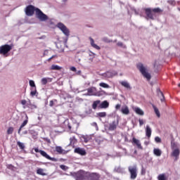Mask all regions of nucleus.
<instances>
[{"mask_svg":"<svg viewBox=\"0 0 180 180\" xmlns=\"http://www.w3.org/2000/svg\"><path fill=\"white\" fill-rule=\"evenodd\" d=\"M17 146H18L20 150H25V143L20 142V141H17Z\"/></svg>","mask_w":180,"mask_h":180,"instance_id":"nucleus-22","label":"nucleus"},{"mask_svg":"<svg viewBox=\"0 0 180 180\" xmlns=\"http://www.w3.org/2000/svg\"><path fill=\"white\" fill-rule=\"evenodd\" d=\"M179 86L180 87V84H179Z\"/></svg>","mask_w":180,"mask_h":180,"instance_id":"nucleus-63","label":"nucleus"},{"mask_svg":"<svg viewBox=\"0 0 180 180\" xmlns=\"http://www.w3.org/2000/svg\"><path fill=\"white\" fill-rule=\"evenodd\" d=\"M117 46H119L120 47H123V43L122 42H118L117 44Z\"/></svg>","mask_w":180,"mask_h":180,"instance_id":"nucleus-50","label":"nucleus"},{"mask_svg":"<svg viewBox=\"0 0 180 180\" xmlns=\"http://www.w3.org/2000/svg\"><path fill=\"white\" fill-rule=\"evenodd\" d=\"M63 151H64V150H63V148H61V146L56 147V152L58 153V154H63Z\"/></svg>","mask_w":180,"mask_h":180,"instance_id":"nucleus-23","label":"nucleus"},{"mask_svg":"<svg viewBox=\"0 0 180 180\" xmlns=\"http://www.w3.org/2000/svg\"><path fill=\"white\" fill-rule=\"evenodd\" d=\"M10 167H12V165H11Z\"/></svg>","mask_w":180,"mask_h":180,"instance_id":"nucleus-64","label":"nucleus"},{"mask_svg":"<svg viewBox=\"0 0 180 180\" xmlns=\"http://www.w3.org/2000/svg\"><path fill=\"white\" fill-rule=\"evenodd\" d=\"M115 171L116 172H122V167H115Z\"/></svg>","mask_w":180,"mask_h":180,"instance_id":"nucleus-34","label":"nucleus"},{"mask_svg":"<svg viewBox=\"0 0 180 180\" xmlns=\"http://www.w3.org/2000/svg\"><path fill=\"white\" fill-rule=\"evenodd\" d=\"M70 71H73V72H77V68L75 67H71Z\"/></svg>","mask_w":180,"mask_h":180,"instance_id":"nucleus-44","label":"nucleus"},{"mask_svg":"<svg viewBox=\"0 0 180 180\" xmlns=\"http://www.w3.org/2000/svg\"><path fill=\"white\" fill-rule=\"evenodd\" d=\"M121 112L122 113H129V108L127 106H124L122 108Z\"/></svg>","mask_w":180,"mask_h":180,"instance_id":"nucleus-25","label":"nucleus"},{"mask_svg":"<svg viewBox=\"0 0 180 180\" xmlns=\"http://www.w3.org/2000/svg\"><path fill=\"white\" fill-rule=\"evenodd\" d=\"M34 11L36 12V7L32 5L27 6L25 8L27 16H33V15H34Z\"/></svg>","mask_w":180,"mask_h":180,"instance_id":"nucleus-10","label":"nucleus"},{"mask_svg":"<svg viewBox=\"0 0 180 180\" xmlns=\"http://www.w3.org/2000/svg\"><path fill=\"white\" fill-rule=\"evenodd\" d=\"M41 82L42 85H46L47 84V78H42Z\"/></svg>","mask_w":180,"mask_h":180,"instance_id":"nucleus-33","label":"nucleus"},{"mask_svg":"<svg viewBox=\"0 0 180 180\" xmlns=\"http://www.w3.org/2000/svg\"><path fill=\"white\" fill-rule=\"evenodd\" d=\"M56 26L65 36H70V30L63 22L58 23Z\"/></svg>","mask_w":180,"mask_h":180,"instance_id":"nucleus-8","label":"nucleus"},{"mask_svg":"<svg viewBox=\"0 0 180 180\" xmlns=\"http://www.w3.org/2000/svg\"><path fill=\"white\" fill-rule=\"evenodd\" d=\"M35 153H39L42 157H44V158H46V160H49L50 161H57V159L55 158H51L50 155L46 153L44 150H39V148H34Z\"/></svg>","mask_w":180,"mask_h":180,"instance_id":"nucleus-6","label":"nucleus"},{"mask_svg":"<svg viewBox=\"0 0 180 180\" xmlns=\"http://www.w3.org/2000/svg\"><path fill=\"white\" fill-rule=\"evenodd\" d=\"M120 84H121V85L124 88H126L127 89H129V90L131 89V86H130V84H129V82L126 81L120 82Z\"/></svg>","mask_w":180,"mask_h":180,"instance_id":"nucleus-18","label":"nucleus"},{"mask_svg":"<svg viewBox=\"0 0 180 180\" xmlns=\"http://www.w3.org/2000/svg\"><path fill=\"white\" fill-rule=\"evenodd\" d=\"M104 41H106V40L104 39Z\"/></svg>","mask_w":180,"mask_h":180,"instance_id":"nucleus-62","label":"nucleus"},{"mask_svg":"<svg viewBox=\"0 0 180 180\" xmlns=\"http://www.w3.org/2000/svg\"><path fill=\"white\" fill-rule=\"evenodd\" d=\"M22 117H25V120L23 121V122L21 124L18 131V134H20V131H22V129H23V127H25V126H26V124H27V123L29 122V117H27V115L24 114V115L22 116Z\"/></svg>","mask_w":180,"mask_h":180,"instance_id":"nucleus-11","label":"nucleus"},{"mask_svg":"<svg viewBox=\"0 0 180 180\" xmlns=\"http://www.w3.org/2000/svg\"><path fill=\"white\" fill-rule=\"evenodd\" d=\"M95 56H96V54H95L94 52L90 51L89 53V56L91 57L92 58H95Z\"/></svg>","mask_w":180,"mask_h":180,"instance_id":"nucleus-38","label":"nucleus"},{"mask_svg":"<svg viewBox=\"0 0 180 180\" xmlns=\"http://www.w3.org/2000/svg\"><path fill=\"white\" fill-rule=\"evenodd\" d=\"M12 49H13V44H4L2 45L1 46H0V54H1V56H6V54L8 53H9V51H11V50H12Z\"/></svg>","mask_w":180,"mask_h":180,"instance_id":"nucleus-4","label":"nucleus"},{"mask_svg":"<svg viewBox=\"0 0 180 180\" xmlns=\"http://www.w3.org/2000/svg\"><path fill=\"white\" fill-rule=\"evenodd\" d=\"M153 13H162V10L160 8H152Z\"/></svg>","mask_w":180,"mask_h":180,"instance_id":"nucleus-24","label":"nucleus"},{"mask_svg":"<svg viewBox=\"0 0 180 180\" xmlns=\"http://www.w3.org/2000/svg\"><path fill=\"white\" fill-rule=\"evenodd\" d=\"M124 141L125 143H129V139L127 138V136H124Z\"/></svg>","mask_w":180,"mask_h":180,"instance_id":"nucleus-48","label":"nucleus"},{"mask_svg":"<svg viewBox=\"0 0 180 180\" xmlns=\"http://www.w3.org/2000/svg\"><path fill=\"white\" fill-rule=\"evenodd\" d=\"M145 13L146 15L147 19H150L151 20H154V17L155 16V14H154V11H153V9L150 8H147L144 9Z\"/></svg>","mask_w":180,"mask_h":180,"instance_id":"nucleus-9","label":"nucleus"},{"mask_svg":"<svg viewBox=\"0 0 180 180\" xmlns=\"http://www.w3.org/2000/svg\"><path fill=\"white\" fill-rule=\"evenodd\" d=\"M179 154H180L179 148H176L172 151L171 155H172V157H174L175 160L176 161V160H178V158H179Z\"/></svg>","mask_w":180,"mask_h":180,"instance_id":"nucleus-13","label":"nucleus"},{"mask_svg":"<svg viewBox=\"0 0 180 180\" xmlns=\"http://www.w3.org/2000/svg\"><path fill=\"white\" fill-rule=\"evenodd\" d=\"M26 103H27V101L26 100L21 101V104H22L23 105H26Z\"/></svg>","mask_w":180,"mask_h":180,"instance_id":"nucleus-46","label":"nucleus"},{"mask_svg":"<svg viewBox=\"0 0 180 180\" xmlns=\"http://www.w3.org/2000/svg\"><path fill=\"white\" fill-rule=\"evenodd\" d=\"M37 174L38 175H41L42 176H46V175H47V174L44 172V169L41 168H39L37 170Z\"/></svg>","mask_w":180,"mask_h":180,"instance_id":"nucleus-20","label":"nucleus"},{"mask_svg":"<svg viewBox=\"0 0 180 180\" xmlns=\"http://www.w3.org/2000/svg\"><path fill=\"white\" fill-rule=\"evenodd\" d=\"M91 125L96 127V130H98V124H96V122H93Z\"/></svg>","mask_w":180,"mask_h":180,"instance_id":"nucleus-42","label":"nucleus"},{"mask_svg":"<svg viewBox=\"0 0 180 180\" xmlns=\"http://www.w3.org/2000/svg\"><path fill=\"white\" fill-rule=\"evenodd\" d=\"M84 142H85V143H88V140L84 139Z\"/></svg>","mask_w":180,"mask_h":180,"instance_id":"nucleus-58","label":"nucleus"},{"mask_svg":"<svg viewBox=\"0 0 180 180\" xmlns=\"http://www.w3.org/2000/svg\"><path fill=\"white\" fill-rule=\"evenodd\" d=\"M30 86L32 88H34L36 89V84H34V81L33 80H30Z\"/></svg>","mask_w":180,"mask_h":180,"instance_id":"nucleus-32","label":"nucleus"},{"mask_svg":"<svg viewBox=\"0 0 180 180\" xmlns=\"http://www.w3.org/2000/svg\"><path fill=\"white\" fill-rule=\"evenodd\" d=\"M51 58H49V59H48V61H51Z\"/></svg>","mask_w":180,"mask_h":180,"instance_id":"nucleus-57","label":"nucleus"},{"mask_svg":"<svg viewBox=\"0 0 180 180\" xmlns=\"http://www.w3.org/2000/svg\"><path fill=\"white\" fill-rule=\"evenodd\" d=\"M108 109L109 108V102L108 101H104L103 102H101V100H97L94 101L92 104V108L93 109Z\"/></svg>","mask_w":180,"mask_h":180,"instance_id":"nucleus-1","label":"nucleus"},{"mask_svg":"<svg viewBox=\"0 0 180 180\" xmlns=\"http://www.w3.org/2000/svg\"><path fill=\"white\" fill-rule=\"evenodd\" d=\"M76 180H89V172L80 171L76 175Z\"/></svg>","mask_w":180,"mask_h":180,"instance_id":"nucleus-5","label":"nucleus"},{"mask_svg":"<svg viewBox=\"0 0 180 180\" xmlns=\"http://www.w3.org/2000/svg\"><path fill=\"white\" fill-rule=\"evenodd\" d=\"M92 89H87V92H88V94H92Z\"/></svg>","mask_w":180,"mask_h":180,"instance_id":"nucleus-51","label":"nucleus"},{"mask_svg":"<svg viewBox=\"0 0 180 180\" xmlns=\"http://www.w3.org/2000/svg\"><path fill=\"white\" fill-rule=\"evenodd\" d=\"M139 115H144V114H143V113H139Z\"/></svg>","mask_w":180,"mask_h":180,"instance_id":"nucleus-59","label":"nucleus"},{"mask_svg":"<svg viewBox=\"0 0 180 180\" xmlns=\"http://www.w3.org/2000/svg\"><path fill=\"white\" fill-rule=\"evenodd\" d=\"M151 128L150 127V126L147 125L146 128V137H148V139H150V137H151Z\"/></svg>","mask_w":180,"mask_h":180,"instance_id":"nucleus-17","label":"nucleus"},{"mask_svg":"<svg viewBox=\"0 0 180 180\" xmlns=\"http://www.w3.org/2000/svg\"><path fill=\"white\" fill-rule=\"evenodd\" d=\"M60 168L61 169L65 170V165H61L60 166Z\"/></svg>","mask_w":180,"mask_h":180,"instance_id":"nucleus-49","label":"nucleus"},{"mask_svg":"<svg viewBox=\"0 0 180 180\" xmlns=\"http://www.w3.org/2000/svg\"><path fill=\"white\" fill-rule=\"evenodd\" d=\"M54 57H56V56H52L51 57V58L53 60V58H54Z\"/></svg>","mask_w":180,"mask_h":180,"instance_id":"nucleus-55","label":"nucleus"},{"mask_svg":"<svg viewBox=\"0 0 180 180\" xmlns=\"http://www.w3.org/2000/svg\"><path fill=\"white\" fill-rule=\"evenodd\" d=\"M53 101V103H57V99H53V100H52Z\"/></svg>","mask_w":180,"mask_h":180,"instance_id":"nucleus-53","label":"nucleus"},{"mask_svg":"<svg viewBox=\"0 0 180 180\" xmlns=\"http://www.w3.org/2000/svg\"><path fill=\"white\" fill-rule=\"evenodd\" d=\"M96 95V96H103V95H106V92L104 91H98Z\"/></svg>","mask_w":180,"mask_h":180,"instance_id":"nucleus-28","label":"nucleus"},{"mask_svg":"<svg viewBox=\"0 0 180 180\" xmlns=\"http://www.w3.org/2000/svg\"><path fill=\"white\" fill-rule=\"evenodd\" d=\"M153 108L155 113H160V111H158V108L155 105H153Z\"/></svg>","mask_w":180,"mask_h":180,"instance_id":"nucleus-37","label":"nucleus"},{"mask_svg":"<svg viewBox=\"0 0 180 180\" xmlns=\"http://www.w3.org/2000/svg\"><path fill=\"white\" fill-rule=\"evenodd\" d=\"M141 175H146V168L142 166L141 171Z\"/></svg>","mask_w":180,"mask_h":180,"instance_id":"nucleus-35","label":"nucleus"},{"mask_svg":"<svg viewBox=\"0 0 180 180\" xmlns=\"http://www.w3.org/2000/svg\"><path fill=\"white\" fill-rule=\"evenodd\" d=\"M157 92H158V96H159L161 102H164V101H165V97L164 96V94L162 93V91H161L160 89H158Z\"/></svg>","mask_w":180,"mask_h":180,"instance_id":"nucleus-16","label":"nucleus"},{"mask_svg":"<svg viewBox=\"0 0 180 180\" xmlns=\"http://www.w3.org/2000/svg\"><path fill=\"white\" fill-rule=\"evenodd\" d=\"M134 111L136 112V113H143V110L140 109L139 107H135L133 108Z\"/></svg>","mask_w":180,"mask_h":180,"instance_id":"nucleus-29","label":"nucleus"},{"mask_svg":"<svg viewBox=\"0 0 180 180\" xmlns=\"http://www.w3.org/2000/svg\"><path fill=\"white\" fill-rule=\"evenodd\" d=\"M89 40H90V44L91 47H93L94 49H96V50H99L101 49L99 46L95 44V41L92 39V37H89Z\"/></svg>","mask_w":180,"mask_h":180,"instance_id":"nucleus-15","label":"nucleus"},{"mask_svg":"<svg viewBox=\"0 0 180 180\" xmlns=\"http://www.w3.org/2000/svg\"><path fill=\"white\" fill-rule=\"evenodd\" d=\"M167 2H168L170 5H175V1H174V0H168Z\"/></svg>","mask_w":180,"mask_h":180,"instance_id":"nucleus-41","label":"nucleus"},{"mask_svg":"<svg viewBox=\"0 0 180 180\" xmlns=\"http://www.w3.org/2000/svg\"><path fill=\"white\" fill-rule=\"evenodd\" d=\"M50 70H52L53 71H60V70H61V67L57 65H52Z\"/></svg>","mask_w":180,"mask_h":180,"instance_id":"nucleus-21","label":"nucleus"},{"mask_svg":"<svg viewBox=\"0 0 180 180\" xmlns=\"http://www.w3.org/2000/svg\"><path fill=\"white\" fill-rule=\"evenodd\" d=\"M113 129H116V127L115 125L113 126Z\"/></svg>","mask_w":180,"mask_h":180,"instance_id":"nucleus-60","label":"nucleus"},{"mask_svg":"<svg viewBox=\"0 0 180 180\" xmlns=\"http://www.w3.org/2000/svg\"><path fill=\"white\" fill-rule=\"evenodd\" d=\"M120 108H121L120 104H117V105H115V109H116L117 110H119V109H120Z\"/></svg>","mask_w":180,"mask_h":180,"instance_id":"nucleus-47","label":"nucleus"},{"mask_svg":"<svg viewBox=\"0 0 180 180\" xmlns=\"http://www.w3.org/2000/svg\"><path fill=\"white\" fill-rule=\"evenodd\" d=\"M63 2H67V0H63Z\"/></svg>","mask_w":180,"mask_h":180,"instance_id":"nucleus-61","label":"nucleus"},{"mask_svg":"<svg viewBox=\"0 0 180 180\" xmlns=\"http://www.w3.org/2000/svg\"><path fill=\"white\" fill-rule=\"evenodd\" d=\"M49 106H51V107L54 106V101H53V100H52V101H50V102H49Z\"/></svg>","mask_w":180,"mask_h":180,"instance_id":"nucleus-45","label":"nucleus"},{"mask_svg":"<svg viewBox=\"0 0 180 180\" xmlns=\"http://www.w3.org/2000/svg\"><path fill=\"white\" fill-rule=\"evenodd\" d=\"M69 130H71V126L68 125Z\"/></svg>","mask_w":180,"mask_h":180,"instance_id":"nucleus-56","label":"nucleus"},{"mask_svg":"<svg viewBox=\"0 0 180 180\" xmlns=\"http://www.w3.org/2000/svg\"><path fill=\"white\" fill-rule=\"evenodd\" d=\"M98 116L99 117H105L106 116V113H98Z\"/></svg>","mask_w":180,"mask_h":180,"instance_id":"nucleus-40","label":"nucleus"},{"mask_svg":"<svg viewBox=\"0 0 180 180\" xmlns=\"http://www.w3.org/2000/svg\"><path fill=\"white\" fill-rule=\"evenodd\" d=\"M137 68L139 70L140 72L142 74L143 77L144 78H146L148 81H150L151 79V75L147 72V69L144 67V65L143 63H138L137 64Z\"/></svg>","mask_w":180,"mask_h":180,"instance_id":"nucleus-2","label":"nucleus"},{"mask_svg":"<svg viewBox=\"0 0 180 180\" xmlns=\"http://www.w3.org/2000/svg\"><path fill=\"white\" fill-rule=\"evenodd\" d=\"M155 141L156 143H161V138H160V137H158V136H156V137L155 138Z\"/></svg>","mask_w":180,"mask_h":180,"instance_id":"nucleus-36","label":"nucleus"},{"mask_svg":"<svg viewBox=\"0 0 180 180\" xmlns=\"http://www.w3.org/2000/svg\"><path fill=\"white\" fill-rule=\"evenodd\" d=\"M23 134H27V131H24Z\"/></svg>","mask_w":180,"mask_h":180,"instance_id":"nucleus-54","label":"nucleus"},{"mask_svg":"<svg viewBox=\"0 0 180 180\" xmlns=\"http://www.w3.org/2000/svg\"><path fill=\"white\" fill-rule=\"evenodd\" d=\"M77 143V139H75V136L70 138V146H74Z\"/></svg>","mask_w":180,"mask_h":180,"instance_id":"nucleus-27","label":"nucleus"},{"mask_svg":"<svg viewBox=\"0 0 180 180\" xmlns=\"http://www.w3.org/2000/svg\"><path fill=\"white\" fill-rule=\"evenodd\" d=\"M75 153L76 154H79V155H86V151L81 148H76L75 149Z\"/></svg>","mask_w":180,"mask_h":180,"instance_id":"nucleus-14","label":"nucleus"},{"mask_svg":"<svg viewBox=\"0 0 180 180\" xmlns=\"http://www.w3.org/2000/svg\"><path fill=\"white\" fill-rule=\"evenodd\" d=\"M158 180H167V177H165V174H161L158 175Z\"/></svg>","mask_w":180,"mask_h":180,"instance_id":"nucleus-26","label":"nucleus"},{"mask_svg":"<svg viewBox=\"0 0 180 180\" xmlns=\"http://www.w3.org/2000/svg\"><path fill=\"white\" fill-rule=\"evenodd\" d=\"M35 15L36 18L39 19L41 22H46V20H49V17L47 15L44 14L40 8L35 9Z\"/></svg>","mask_w":180,"mask_h":180,"instance_id":"nucleus-3","label":"nucleus"},{"mask_svg":"<svg viewBox=\"0 0 180 180\" xmlns=\"http://www.w3.org/2000/svg\"><path fill=\"white\" fill-rule=\"evenodd\" d=\"M132 143L136 144L137 148H139V150H143V146H141V143H140V140L134 137L132 139Z\"/></svg>","mask_w":180,"mask_h":180,"instance_id":"nucleus-12","label":"nucleus"},{"mask_svg":"<svg viewBox=\"0 0 180 180\" xmlns=\"http://www.w3.org/2000/svg\"><path fill=\"white\" fill-rule=\"evenodd\" d=\"M128 170L131 175V179H136L137 178V166H129Z\"/></svg>","mask_w":180,"mask_h":180,"instance_id":"nucleus-7","label":"nucleus"},{"mask_svg":"<svg viewBox=\"0 0 180 180\" xmlns=\"http://www.w3.org/2000/svg\"><path fill=\"white\" fill-rule=\"evenodd\" d=\"M153 154L156 155V157H161V154H162V151L159 148H155L153 150Z\"/></svg>","mask_w":180,"mask_h":180,"instance_id":"nucleus-19","label":"nucleus"},{"mask_svg":"<svg viewBox=\"0 0 180 180\" xmlns=\"http://www.w3.org/2000/svg\"><path fill=\"white\" fill-rule=\"evenodd\" d=\"M99 85L102 87V88H109V84H106V83H103L101 82L99 84Z\"/></svg>","mask_w":180,"mask_h":180,"instance_id":"nucleus-31","label":"nucleus"},{"mask_svg":"<svg viewBox=\"0 0 180 180\" xmlns=\"http://www.w3.org/2000/svg\"><path fill=\"white\" fill-rule=\"evenodd\" d=\"M139 126H143L144 124V120L139 119Z\"/></svg>","mask_w":180,"mask_h":180,"instance_id":"nucleus-43","label":"nucleus"},{"mask_svg":"<svg viewBox=\"0 0 180 180\" xmlns=\"http://www.w3.org/2000/svg\"><path fill=\"white\" fill-rule=\"evenodd\" d=\"M13 127H8V130H7V134H12L13 133Z\"/></svg>","mask_w":180,"mask_h":180,"instance_id":"nucleus-30","label":"nucleus"},{"mask_svg":"<svg viewBox=\"0 0 180 180\" xmlns=\"http://www.w3.org/2000/svg\"><path fill=\"white\" fill-rule=\"evenodd\" d=\"M157 117H161V114L160 113H156Z\"/></svg>","mask_w":180,"mask_h":180,"instance_id":"nucleus-52","label":"nucleus"},{"mask_svg":"<svg viewBox=\"0 0 180 180\" xmlns=\"http://www.w3.org/2000/svg\"><path fill=\"white\" fill-rule=\"evenodd\" d=\"M37 91H36V89H34V91H32L31 92H30V95H31V96H34V95H36V93H37Z\"/></svg>","mask_w":180,"mask_h":180,"instance_id":"nucleus-39","label":"nucleus"}]
</instances>
